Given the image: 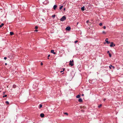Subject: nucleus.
Segmentation results:
<instances>
[{
	"mask_svg": "<svg viewBox=\"0 0 123 123\" xmlns=\"http://www.w3.org/2000/svg\"><path fill=\"white\" fill-rule=\"evenodd\" d=\"M4 24L3 23H2L1 24V25H0V28H1L2 26L4 25Z\"/></svg>",
	"mask_w": 123,
	"mask_h": 123,
	"instance_id": "obj_13",
	"label": "nucleus"
},
{
	"mask_svg": "<svg viewBox=\"0 0 123 123\" xmlns=\"http://www.w3.org/2000/svg\"><path fill=\"white\" fill-rule=\"evenodd\" d=\"M64 114H66L67 115H68V114L67 113H66V112H65L64 113Z\"/></svg>",
	"mask_w": 123,
	"mask_h": 123,
	"instance_id": "obj_26",
	"label": "nucleus"
},
{
	"mask_svg": "<svg viewBox=\"0 0 123 123\" xmlns=\"http://www.w3.org/2000/svg\"><path fill=\"white\" fill-rule=\"evenodd\" d=\"M43 65V63L42 62H41V65Z\"/></svg>",
	"mask_w": 123,
	"mask_h": 123,
	"instance_id": "obj_29",
	"label": "nucleus"
},
{
	"mask_svg": "<svg viewBox=\"0 0 123 123\" xmlns=\"http://www.w3.org/2000/svg\"><path fill=\"white\" fill-rule=\"evenodd\" d=\"M6 93L5 92H3V94L4 95Z\"/></svg>",
	"mask_w": 123,
	"mask_h": 123,
	"instance_id": "obj_33",
	"label": "nucleus"
},
{
	"mask_svg": "<svg viewBox=\"0 0 123 123\" xmlns=\"http://www.w3.org/2000/svg\"><path fill=\"white\" fill-rule=\"evenodd\" d=\"M78 101L80 102H81L82 101V99L81 98H80L78 99Z\"/></svg>",
	"mask_w": 123,
	"mask_h": 123,
	"instance_id": "obj_10",
	"label": "nucleus"
},
{
	"mask_svg": "<svg viewBox=\"0 0 123 123\" xmlns=\"http://www.w3.org/2000/svg\"><path fill=\"white\" fill-rule=\"evenodd\" d=\"M109 68L110 69H111V66H109Z\"/></svg>",
	"mask_w": 123,
	"mask_h": 123,
	"instance_id": "obj_35",
	"label": "nucleus"
},
{
	"mask_svg": "<svg viewBox=\"0 0 123 123\" xmlns=\"http://www.w3.org/2000/svg\"><path fill=\"white\" fill-rule=\"evenodd\" d=\"M10 35H12L14 34L12 32H10Z\"/></svg>",
	"mask_w": 123,
	"mask_h": 123,
	"instance_id": "obj_14",
	"label": "nucleus"
},
{
	"mask_svg": "<svg viewBox=\"0 0 123 123\" xmlns=\"http://www.w3.org/2000/svg\"><path fill=\"white\" fill-rule=\"evenodd\" d=\"M109 56L110 57H111V54L110 53H109Z\"/></svg>",
	"mask_w": 123,
	"mask_h": 123,
	"instance_id": "obj_18",
	"label": "nucleus"
},
{
	"mask_svg": "<svg viewBox=\"0 0 123 123\" xmlns=\"http://www.w3.org/2000/svg\"><path fill=\"white\" fill-rule=\"evenodd\" d=\"M107 53H109H109H109V51H107Z\"/></svg>",
	"mask_w": 123,
	"mask_h": 123,
	"instance_id": "obj_34",
	"label": "nucleus"
},
{
	"mask_svg": "<svg viewBox=\"0 0 123 123\" xmlns=\"http://www.w3.org/2000/svg\"><path fill=\"white\" fill-rule=\"evenodd\" d=\"M87 4H88V3H87ZM88 4H89V3H88Z\"/></svg>",
	"mask_w": 123,
	"mask_h": 123,
	"instance_id": "obj_46",
	"label": "nucleus"
},
{
	"mask_svg": "<svg viewBox=\"0 0 123 123\" xmlns=\"http://www.w3.org/2000/svg\"><path fill=\"white\" fill-rule=\"evenodd\" d=\"M74 61L73 60H72V61L70 60L69 62V65H71V66H72L74 64L73 63V62Z\"/></svg>",
	"mask_w": 123,
	"mask_h": 123,
	"instance_id": "obj_2",
	"label": "nucleus"
},
{
	"mask_svg": "<svg viewBox=\"0 0 123 123\" xmlns=\"http://www.w3.org/2000/svg\"><path fill=\"white\" fill-rule=\"evenodd\" d=\"M71 28L69 26H68L66 28V30L67 31H69L70 30Z\"/></svg>",
	"mask_w": 123,
	"mask_h": 123,
	"instance_id": "obj_3",
	"label": "nucleus"
},
{
	"mask_svg": "<svg viewBox=\"0 0 123 123\" xmlns=\"http://www.w3.org/2000/svg\"><path fill=\"white\" fill-rule=\"evenodd\" d=\"M57 6L56 5H54V6H53V8L54 10H55L56 9V8L57 7Z\"/></svg>",
	"mask_w": 123,
	"mask_h": 123,
	"instance_id": "obj_6",
	"label": "nucleus"
},
{
	"mask_svg": "<svg viewBox=\"0 0 123 123\" xmlns=\"http://www.w3.org/2000/svg\"><path fill=\"white\" fill-rule=\"evenodd\" d=\"M63 71H64L65 70V69L64 68H63Z\"/></svg>",
	"mask_w": 123,
	"mask_h": 123,
	"instance_id": "obj_31",
	"label": "nucleus"
},
{
	"mask_svg": "<svg viewBox=\"0 0 123 123\" xmlns=\"http://www.w3.org/2000/svg\"><path fill=\"white\" fill-rule=\"evenodd\" d=\"M51 52L53 54H55V52H54V50H52L51 51Z\"/></svg>",
	"mask_w": 123,
	"mask_h": 123,
	"instance_id": "obj_8",
	"label": "nucleus"
},
{
	"mask_svg": "<svg viewBox=\"0 0 123 123\" xmlns=\"http://www.w3.org/2000/svg\"><path fill=\"white\" fill-rule=\"evenodd\" d=\"M113 67V68H114V66H112V67Z\"/></svg>",
	"mask_w": 123,
	"mask_h": 123,
	"instance_id": "obj_42",
	"label": "nucleus"
},
{
	"mask_svg": "<svg viewBox=\"0 0 123 123\" xmlns=\"http://www.w3.org/2000/svg\"><path fill=\"white\" fill-rule=\"evenodd\" d=\"M48 59H49V58L48 57Z\"/></svg>",
	"mask_w": 123,
	"mask_h": 123,
	"instance_id": "obj_45",
	"label": "nucleus"
},
{
	"mask_svg": "<svg viewBox=\"0 0 123 123\" xmlns=\"http://www.w3.org/2000/svg\"><path fill=\"white\" fill-rule=\"evenodd\" d=\"M82 96H84V94H82Z\"/></svg>",
	"mask_w": 123,
	"mask_h": 123,
	"instance_id": "obj_38",
	"label": "nucleus"
},
{
	"mask_svg": "<svg viewBox=\"0 0 123 123\" xmlns=\"http://www.w3.org/2000/svg\"><path fill=\"white\" fill-rule=\"evenodd\" d=\"M110 66H111V67H112V65H111Z\"/></svg>",
	"mask_w": 123,
	"mask_h": 123,
	"instance_id": "obj_44",
	"label": "nucleus"
},
{
	"mask_svg": "<svg viewBox=\"0 0 123 123\" xmlns=\"http://www.w3.org/2000/svg\"><path fill=\"white\" fill-rule=\"evenodd\" d=\"M80 95H77L76 96V97L77 98H79L80 97Z\"/></svg>",
	"mask_w": 123,
	"mask_h": 123,
	"instance_id": "obj_12",
	"label": "nucleus"
},
{
	"mask_svg": "<svg viewBox=\"0 0 123 123\" xmlns=\"http://www.w3.org/2000/svg\"><path fill=\"white\" fill-rule=\"evenodd\" d=\"M37 31V30H36L35 31Z\"/></svg>",
	"mask_w": 123,
	"mask_h": 123,
	"instance_id": "obj_40",
	"label": "nucleus"
},
{
	"mask_svg": "<svg viewBox=\"0 0 123 123\" xmlns=\"http://www.w3.org/2000/svg\"><path fill=\"white\" fill-rule=\"evenodd\" d=\"M40 116L41 117H43L44 116V114L43 113H41L40 115Z\"/></svg>",
	"mask_w": 123,
	"mask_h": 123,
	"instance_id": "obj_7",
	"label": "nucleus"
},
{
	"mask_svg": "<svg viewBox=\"0 0 123 123\" xmlns=\"http://www.w3.org/2000/svg\"><path fill=\"white\" fill-rule=\"evenodd\" d=\"M103 33L105 34V31H103L102 32Z\"/></svg>",
	"mask_w": 123,
	"mask_h": 123,
	"instance_id": "obj_28",
	"label": "nucleus"
},
{
	"mask_svg": "<svg viewBox=\"0 0 123 123\" xmlns=\"http://www.w3.org/2000/svg\"><path fill=\"white\" fill-rule=\"evenodd\" d=\"M4 58L5 60H6L7 59V58L6 57H4Z\"/></svg>",
	"mask_w": 123,
	"mask_h": 123,
	"instance_id": "obj_30",
	"label": "nucleus"
},
{
	"mask_svg": "<svg viewBox=\"0 0 123 123\" xmlns=\"http://www.w3.org/2000/svg\"><path fill=\"white\" fill-rule=\"evenodd\" d=\"M106 27L105 26H104L103 28L104 29H106Z\"/></svg>",
	"mask_w": 123,
	"mask_h": 123,
	"instance_id": "obj_27",
	"label": "nucleus"
},
{
	"mask_svg": "<svg viewBox=\"0 0 123 123\" xmlns=\"http://www.w3.org/2000/svg\"><path fill=\"white\" fill-rule=\"evenodd\" d=\"M49 2V1L48 0H46L44 1V2L43 3L44 4H46L47 3H48Z\"/></svg>",
	"mask_w": 123,
	"mask_h": 123,
	"instance_id": "obj_5",
	"label": "nucleus"
},
{
	"mask_svg": "<svg viewBox=\"0 0 123 123\" xmlns=\"http://www.w3.org/2000/svg\"><path fill=\"white\" fill-rule=\"evenodd\" d=\"M65 8H64V11H65Z\"/></svg>",
	"mask_w": 123,
	"mask_h": 123,
	"instance_id": "obj_39",
	"label": "nucleus"
},
{
	"mask_svg": "<svg viewBox=\"0 0 123 123\" xmlns=\"http://www.w3.org/2000/svg\"><path fill=\"white\" fill-rule=\"evenodd\" d=\"M108 39V38H106V40H107Z\"/></svg>",
	"mask_w": 123,
	"mask_h": 123,
	"instance_id": "obj_41",
	"label": "nucleus"
},
{
	"mask_svg": "<svg viewBox=\"0 0 123 123\" xmlns=\"http://www.w3.org/2000/svg\"><path fill=\"white\" fill-rule=\"evenodd\" d=\"M50 56V55H48V57H49Z\"/></svg>",
	"mask_w": 123,
	"mask_h": 123,
	"instance_id": "obj_32",
	"label": "nucleus"
},
{
	"mask_svg": "<svg viewBox=\"0 0 123 123\" xmlns=\"http://www.w3.org/2000/svg\"><path fill=\"white\" fill-rule=\"evenodd\" d=\"M42 105H41V104H40L39 105V108H42Z\"/></svg>",
	"mask_w": 123,
	"mask_h": 123,
	"instance_id": "obj_15",
	"label": "nucleus"
},
{
	"mask_svg": "<svg viewBox=\"0 0 123 123\" xmlns=\"http://www.w3.org/2000/svg\"><path fill=\"white\" fill-rule=\"evenodd\" d=\"M63 71H60V72L61 73H62V72H63Z\"/></svg>",
	"mask_w": 123,
	"mask_h": 123,
	"instance_id": "obj_37",
	"label": "nucleus"
},
{
	"mask_svg": "<svg viewBox=\"0 0 123 123\" xmlns=\"http://www.w3.org/2000/svg\"><path fill=\"white\" fill-rule=\"evenodd\" d=\"M102 23H100L99 24V25L100 26H101L102 25Z\"/></svg>",
	"mask_w": 123,
	"mask_h": 123,
	"instance_id": "obj_21",
	"label": "nucleus"
},
{
	"mask_svg": "<svg viewBox=\"0 0 123 123\" xmlns=\"http://www.w3.org/2000/svg\"><path fill=\"white\" fill-rule=\"evenodd\" d=\"M55 14H54L52 16V17L53 18H55Z\"/></svg>",
	"mask_w": 123,
	"mask_h": 123,
	"instance_id": "obj_17",
	"label": "nucleus"
},
{
	"mask_svg": "<svg viewBox=\"0 0 123 123\" xmlns=\"http://www.w3.org/2000/svg\"><path fill=\"white\" fill-rule=\"evenodd\" d=\"M78 42V41L77 40L76 41H74V43H76L77 42Z\"/></svg>",
	"mask_w": 123,
	"mask_h": 123,
	"instance_id": "obj_24",
	"label": "nucleus"
},
{
	"mask_svg": "<svg viewBox=\"0 0 123 123\" xmlns=\"http://www.w3.org/2000/svg\"><path fill=\"white\" fill-rule=\"evenodd\" d=\"M105 41L107 43V44H109L110 43V41H108L107 40H105Z\"/></svg>",
	"mask_w": 123,
	"mask_h": 123,
	"instance_id": "obj_9",
	"label": "nucleus"
},
{
	"mask_svg": "<svg viewBox=\"0 0 123 123\" xmlns=\"http://www.w3.org/2000/svg\"><path fill=\"white\" fill-rule=\"evenodd\" d=\"M37 28H38V27L37 26H36L35 27V29H37Z\"/></svg>",
	"mask_w": 123,
	"mask_h": 123,
	"instance_id": "obj_23",
	"label": "nucleus"
},
{
	"mask_svg": "<svg viewBox=\"0 0 123 123\" xmlns=\"http://www.w3.org/2000/svg\"><path fill=\"white\" fill-rule=\"evenodd\" d=\"M66 18L64 16L60 19V21H63L65 20L66 19Z\"/></svg>",
	"mask_w": 123,
	"mask_h": 123,
	"instance_id": "obj_1",
	"label": "nucleus"
},
{
	"mask_svg": "<svg viewBox=\"0 0 123 123\" xmlns=\"http://www.w3.org/2000/svg\"><path fill=\"white\" fill-rule=\"evenodd\" d=\"M115 46V44H114L113 42H111V44L110 45V46L111 47H112Z\"/></svg>",
	"mask_w": 123,
	"mask_h": 123,
	"instance_id": "obj_4",
	"label": "nucleus"
},
{
	"mask_svg": "<svg viewBox=\"0 0 123 123\" xmlns=\"http://www.w3.org/2000/svg\"><path fill=\"white\" fill-rule=\"evenodd\" d=\"M7 96V95H5L4 96H3V98H4L5 97H6Z\"/></svg>",
	"mask_w": 123,
	"mask_h": 123,
	"instance_id": "obj_22",
	"label": "nucleus"
},
{
	"mask_svg": "<svg viewBox=\"0 0 123 123\" xmlns=\"http://www.w3.org/2000/svg\"><path fill=\"white\" fill-rule=\"evenodd\" d=\"M85 7L83 6L81 8V10L82 11H84L85 10Z\"/></svg>",
	"mask_w": 123,
	"mask_h": 123,
	"instance_id": "obj_11",
	"label": "nucleus"
},
{
	"mask_svg": "<svg viewBox=\"0 0 123 123\" xmlns=\"http://www.w3.org/2000/svg\"><path fill=\"white\" fill-rule=\"evenodd\" d=\"M62 7H63L62 6H61L60 7V8H59L61 10L62 8Z\"/></svg>",
	"mask_w": 123,
	"mask_h": 123,
	"instance_id": "obj_19",
	"label": "nucleus"
},
{
	"mask_svg": "<svg viewBox=\"0 0 123 123\" xmlns=\"http://www.w3.org/2000/svg\"><path fill=\"white\" fill-rule=\"evenodd\" d=\"M89 20H87V21H86V22L87 23H89Z\"/></svg>",
	"mask_w": 123,
	"mask_h": 123,
	"instance_id": "obj_25",
	"label": "nucleus"
},
{
	"mask_svg": "<svg viewBox=\"0 0 123 123\" xmlns=\"http://www.w3.org/2000/svg\"><path fill=\"white\" fill-rule=\"evenodd\" d=\"M5 65H6L7 64L6 63H5Z\"/></svg>",
	"mask_w": 123,
	"mask_h": 123,
	"instance_id": "obj_43",
	"label": "nucleus"
},
{
	"mask_svg": "<svg viewBox=\"0 0 123 123\" xmlns=\"http://www.w3.org/2000/svg\"><path fill=\"white\" fill-rule=\"evenodd\" d=\"M102 106V105L101 104H100V105H99V106H98V108H100L101 106Z\"/></svg>",
	"mask_w": 123,
	"mask_h": 123,
	"instance_id": "obj_20",
	"label": "nucleus"
},
{
	"mask_svg": "<svg viewBox=\"0 0 123 123\" xmlns=\"http://www.w3.org/2000/svg\"><path fill=\"white\" fill-rule=\"evenodd\" d=\"M106 100V99L105 98H104V101H105Z\"/></svg>",
	"mask_w": 123,
	"mask_h": 123,
	"instance_id": "obj_36",
	"label": "nucleus"
},
{
	"mask_svg": "<svg viewBox=\"0 0 123 123\" xmlns=\"http://www.w3.org/2000/svg\"><path fill=\"white\" fill-rule=\"evenodd\" d=\"M6 103L7 104H9V102L7 101H6Z\"/></svg>",
	"mask_w": 123,
	"mask_h": 123,
	"instance_id": "obj_16",
	"label": "nucleus"
}]
</instances>
